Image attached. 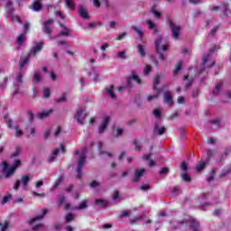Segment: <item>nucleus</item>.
<instances>
[{"mask_svg": "<svg viewBox=\"0 0 231 231\" xmlns=\"http://www.w3.org/2000/svg\"><path fill=\"white\" fill-rule=\"evenodd\" d=\"M42 42L38 43L34 48L32 49L30 53L25 57V58H21L19 60V65H20V71H23L24 67L28 62H30V59L32 56L35 57L41 50H42Z\"/></svg>", "mask_w": 231, "mask_h": 231, "instance_id": "obj_1", "label": "nucleus"}, {"mask_svg": "<svg viewBox=\"0 0 231 231\" xmlns=\"http://www.w3.org/2000/svg\"><path fill=\"white\" fill-rule=\"evenodd\" d=\"M22 162L21 160H16L14 162V163L13 164V166H11L10 168H8V163L6 162H3V173L5 175V178H11V176H14V172H15V169H17L18 167H21Z\"/></svg>", "mask_w": 231, "mask_h": 231, "instance_id": "obj_2", "label": "nucleus"}, {"mask_svg": "<svg viewBox=\"0 0 231 231\" xmlns=\"http://www.w3.org/2000/svg\"><path fill=\"white\" fill-rule=\"evenodd\" d=\"M88 153V148H83L81 153L78 158L77 178L80 180L82 178V169L86 165V154Z\"/></svg>", "mask_w": 231, "mask_h": 231, "instance_id": "obj_3", "label": "nucleus"}, {"mask_svg": "<svg viewBox=\"0 0 231 231\" xmlns=\"http://www.w3.org/2000/svg\"><path fill=\"white\" fill-rule=\"evenodd\" d=\"M23 77H24V70H20L14 80V90L13 92V97H17V95H23L21 91V86H23Z\"/></svg>", "mask_w": 231, "mask_h": 231, "instance_id": "obj_4", "label": "nucleus"}, {"mask_svg": "<svg viewBox=\"0 0 231 231\" xmlns=\"http://www.w3.org/2000/svg\"><path fill=\"white\" fill-rule=\"evenodd\" d=\"M23 185V190H28V183H30V176L23 175L21 178V180H16L14 186L13 187L14 190H19V186Z\"/></svg>", "mask_w": 231, "mask_h": 231, "instance_id": "obj_5", "label": "nucleus"}, {"mask_svg": "<svg viewBox=\"0 0 231 231\" xmlns=\"http://www.w3.org/2000/svg\"><path fill=\"white\" fill-rule=\"evenodd\" d=\"M6 13L8 17H10L11 21H17L18 23H22L21 17L14 15V5H12V1L7 0L5 5Z\"/></svg>", "mask_w": 231, "mask_h": 231, "instance_id": "obj_6", "label": "nucleus"}, {"mask_svg": "<svg viewBox=\"0 0 231 231\" xmlns=\"http://www.w3.org/2000/svg\"><path fill=\"white\" fill-rule=\"evenodd\" d=\"M86 116H88V114H86V110L82 107H79L77 109L74 118L75 120H77L78 124L83 125L84 121L86 120Z\"/></svg>", "mask_w": 231, "mask_h": 231, "instance_id": "obj_7", "label": "nucleus"}, {"mask_svg": "<svg viewBox=\"0 0 231 231\" xmlns=\"http://www.w3.org/2000/svg\"><path fill=\"white\" fill-rule=\"evenodd\" d=\"M158 84H160V76H156L153 80V89L155 91V95L149 96L147 97L148 102H151L152 100H154L160 97V88H157Z\"/></svg>", "mask_w": 231, "mask_h": 231, "instance_id": "obj_8", "label": "nucleus"}, {"mask_svg": "<svg viewBox=\"0 0 231 231\" xmlns=\"http://www.w3.org/2000/svg\"><path fill=\"white\" fill-rule=\"evenodd\" d=\"M53 19L48 20L43 23L42 32L43 33H46V35L49 36L50 39H53L51 37V27L53 26Z\"/></svg>", "mask_w": 231, "mask_h": 231, "instance_id": "obj_9", "label": "nucleus"}, {"mask_svg": "<svg viewBox=\"0 0 231 231\" xmlns=\"http://www.w3.org/2000/svg\"><path fill=\"white\" fill-rule=\"evenodd\" d=\"M169 24H170V28H171L173 39H178V37H180V26L176 25L172 22H169Z\"/></svg>", "mask_w": 231, "mask_h": 231, "instance_id": "obj_10", "label": "nucleus"}, {"mask_svg": "<svg viewBox=\"0 0 231 231\" xmlns=\"http://www.w3.org/2000/svg\"><path fill=\"white\" fill-rule=\"evenodd\" d=\"M163 39L162 37H159L156 41H155V51L157 53H159V59L161 60H165V56H163V54H162L160 52V44H162Z\"/></svg>", "mask_w": 231, "mask_h": 231, "instance_id": "obj_11", "label": "nucleus"}, {"mask_svg": "<svg viewBox=\"0 0 231 231\" xmlns=\"http://www.w3.org/2000/svg\"><path fill=\"white\" fill-rule=\"evenodd\" d=\"M144 172H145V169H143V168L136 169L135 172H134V177L133 179V181L134 183L140 181V178H142V176H143Z\"/></svg>", "mask_w": 231, "mask_h": 231, "instance_id": "obj_12", "label": "nucleus"}, {"mask_svg": "<svg viewBox=\"0 0 231 231\" xmlns=\"http://www.w3.org/2000/svg\"><path fill=\"white\" fill-rule=\"evenodd\" d=\"M165 131H167L165 126L160 127V124H158V123L155 124V126L153 128L154 134L162 135L165 133Z\"/></svg>", "mask_w": 231, "mask_h": 231, "instance_id": "obj_13", "label": "nucleus"}, {"mask_svg": "<svg viewBox=\"0 0 231 231\" xmlns=\"http://www.w3.org/2000/svg\"><path fill=\"white\" fill-rule=\"evenodd\" d=\"M109 117H105L103 122L101 123L99 128H98V133L100 134H102V133H104V131H106V128L107 127V125L109 124Z\"/></svg>", "mask_w": 231, "mask_h": 231, "instance_id": "obj_14", "label": "nucleus"}, {"mask_svg": "<svg viewBox=\"0 0 231 231\" xmlns=\"http://www.w3.org/2000/svg\"><path fill=\"white\" fill-rule=\"evenodd\" d=\"M106 95L110 97L113 100L116 99V95H115V86L111 85L106 88Z\"/></svg>", "mask_w": 231, "mask_h": 231, "instance_id": "obj_15", "label": "nucleus"}, {"mask_svg": "<svg viewBox=\"0 0 231 231\" xmlns=\"http://www.w3.org/2000/svg\"><path fill=\"white\" fill-rule=\"evenodd\" d=\"M30 8L33 10V12H41V10H42V4L36 0L32 3Z\"/></svg>", "mask_w": 231, "mask_h": 231, "instance_id": "obj_16", "label": "nucleus"}, {"mask_svg": "<svg viewBox=\"0 0 231 231\" xmlns=\"http://www.w3.org/2000/svg\"><path fill=\"white\" fill-rule=\"evenodd\" d=\"M79 14L82 19H89V14H88V11H86L83 5H79Z\"/></svg>", "mask_w": 231, "mask_h": 231, "instance_id": "obj_17", "label": "nucleus"}, {"mask_svg": "<svg viewBox=\"0 0 231 231\" xmlns=\"http://www.w3.org/2000/svg\"><path fill=\"white\" fill-rule=\"evenodd\" d=\"M53 113V109L51 108L50 110H44L43 112L37 115V117L40 118V120H42L43 118H48L50 115Z\"/></svg>", "mask_w": 231, "mask_h": 231, "instance_id": "obj_18", "label": "nucleus"}, {"mask_svg": "<svg viewBox=\"0 0 231 231\" xmlns=\"http://www.w3.org/2000/svg\"><path fill=\"white\" fill-rule=\"evenodd\" d=\"M189 228L191 231H201V228L199 227V223L194 219L190 221Z\"/></svg>", "mask_w": 231, "mask_h": 231, "instance_id": "obj_19", "label": "nucleus"}, {"mask_svg": "<svg viewBox=\"0 0 231 231\" xmlns=\"http://www.w3.org/2000/svg\"><path fill=\"white\" fill-rule=\"evenodd\" d=\"M217 46L213 47L212 49L209 50V53L207 56L203 57L202 60V66L205 67L207 66V62H208V60L210 59V55H212V53H214V50H217Z\"/></svg>", "mask_w": 231, "mask_h": 231, "instance_id": "obj_20", "label": "nucleus"}, {"mask_svg": "<svg viewBox=\"0 0 231 231\" xmlns=\"http://www.w3.org/2000/svg\"><path fill=\"white\" fill-rule=\"evenodd\" d=\"M46 214H48V209H42V215L37 216L34 218L31 219L30 225H33L35 221H41V219H43Z\"/></svg>", "mask_w": 231, "mask_h": 231, "instance_id": "obj_21", "label": "nucleus"}, {"mask_svg": "<svg viewBox=\"0 0 231 231\" xmlns=\"http://www.w3.org/2000/svg\"><path fill=\"white\" fill-rule=\"evenodd\" d=\"M164 102H166L168 106H172V94H171V92H164Z\"/></svg>", "mask_w": 231, "mask_h": 231, "instance_id": "obj_22", "label": "nucleus"}, {"mask_svg": "<svg viewBox=\"0 0 231 231\" xmlns=\"http://www.w3.org/2000/svg\"><path fill=\"white\" fill-rule=\"evenodd\" d=\"M151 12H152L153 17H155V19H160L162 17V14L158 10V6L156 5H154L152 7Z\"/></svg>", "mask_w": 231, "mask_h": 231, "instance_id": "obj_23", "label": "nucleus"}, {"mask_svg": "<svg viewBox=\"0 0 231 231\" xmlns=\"http://www.w3.org/2000/svg\"><path fill=\"white\" fill-rule=\"evenodd\" d=\"M134 80L137 84H142V79L136 74H132L127 80L128 86H131V81Z\"/></svg>", "mask_w": 231, "mask_h": 231, "instance_id": "obj_24", "label": "nucleus"}, {"mask_svg": "<svg viewBox=\"0 0 231 231\" xmlns=\"http://www.w3.org/2000/svg\"><path fill=\"white\" fill-rule=\"evenodd\" d=\"M217 155V152L214 150H208L207 151V156L208 158L206 159L207 163L210 162V158H214V156Z\"/></svg>", "mask_w": 231, "mask_h": 231, "instance_id": "obj_25", "label": "nucleus"}, {"mask_svg": "<svg viewBox=\"0 0 231 231\" xmlns=\"http://www.w3.org/2000/svg\"><path fill=\"white\" fill-rule=\"evenodd\" d=\"M60 26L63 28V31L60 32V35H63V37H69V29L68 27L64 26L61 23H60Z\"/></svg>", "mask_w": 231, "mask_h": 231, "instance_id": "obj_26", "label": "nucleus"}, {"mask_svg": "<svg viewBox=\"0 0 231 231\" xmlns=\"http://www.w3.org/2000/svg\"><path fill=\"white\" fill-rule=\"evenodd\" d=\"M132 30L139 35L141 41H143V31L136 26H132Z\"/></svg>", "mask_w": 231, "mask_h": 231, "instance_id": "obj_27", "label": "nucleus"}, {"mask_svg": "<svg viewBox=\"0 0 231 231\" xmlns=\"http://www.w3.org/2000/svg\"><path fill=\"white\" fill-rule=\"evenodd\" d=\"M88 208V200H82L79 207H75L73 210H84Z\"/></svg>", "mask_w": 231, "mask_h": 231, "instance_id": "obj_28", "label": "nucleus"}, {"mask_svg": "<svg viewBox=\"0 0 231 231\" xmlns=\"http://www.w3.org/2000/svg\"><path fill=\"white\" fill-rule=\"evenodd\" d=\"M184 80H186V85L185 88L186 89H189V88H190V86H192V82H194V78H189V75L184 77Z\"/></svg>", "mask_w": 231, "mask_h": 231, "instance_id": "obj_29", "label": "nucleus"}, {"mask_svg": "<svg viewBox=\"0 0 231 231\" xmlns=\"http://www.w3.org/2000/svg\"><path fill=\"white\" fill-rule=\"evenodd\" d=\"M24 41H26V34L23 32L17 37V42L19 46L23 45L24 43Z\"/></svg>", "mask_w": 231, "mask_h": 231, "instance_id": "obj_30", "label": "nucleus"}, {"mask_svg": "<svg viewBox=\"0 0 231 231\" xmlns=\"http://www.w3.org/2000/svg\"><path fill=\"white\" fill-rule=\"evenodd\" d=\"M221 88H223V83L219 82L218 84H217V86L215 87L214 90H213V94L214 95H219L220 91H221Z\"/></svg>", "mask_w": 231, "mask_h": 231, "instance_id": "obj_31", "label": "nucleus"}, {"mask_svg": "<svg viewBox=\"0 0 231 231\" xmlns=\"http://www.w3.org/2000/svg\"><path fill=\"white\" fill-rule=\"evenodd\" d=\"M207 161L199 162V164H197L196 171L198 172H200V171H203V169H205Z\"/></svg>", "mask_w": 231, "mask_h": 231, "instance_id": "obj_32", "label": "nucleus"}, {"mask_svg": "<svg viewBox=\"0 0 231 231\" xmlns=\"http://www.w3.org/2000/svg\"><path fill=\"white\" fill-rule=\"evenodd\" d=\"M96 205H98V207H106V205H107V200L103 199H96Z\"/></svg>", "mask_w": 231, "mask_h": 231, "instance_id": "obj_33", "label": "nucleus"}, {"mask_svg": "<svg viewBox=\"0 0 231 231\" xmlns=\"http://www.w3.org/2000/svg\"><path fill=\"white\" fill-rule=\"evenodd\" d=\"M59 155V149L53 151L52 154L49 157V162H55V158Z\"/></svg>", "mask_w": 231, "mask_h": 231, "instance_id": "obj_34", "label": "nucleus"}, {"mask_svg": "<svg viewBox=\"0 0 231 231\" xmlns=\"http://www.w3.org/2000/svg\"><path fill=\"white\" fill-rule=\"evenodd\" d=\"M33 82H41L42 80V77H41V74H39L38 71H35L32 78Z\"/></svg>", "mask_w": 231, "mask_h": 231, "instance_id": "obj_35", "label": "nucleus"}, {"mask_svg": "<svg viewBox=\"0 0 231 231\" xmlns=\"http://www.w3.org/2000/svg\"><path fill=\"white\" fill-rule=\"evenodd\" d=\"M152 71V67L151 65H146L143 70V75H149Z\"/></svg>", "mask_w": 231, "mask_h": 231, "instance_id": "obj_36", "label": "nucleus"}, {"mask_svg": "<svg viewBox=\"0 0 231 231\" xmlns=\"http://www.w3.org/2000/svg\"><path fill=\"white\" fill-rule=\"evenodd\" d=\"M137 50H138V52L140 53L141 57H145V51H143V45L138 44Z\"/></svg>", "mask_w": 231, "mask_h": 231, "instance_id": "obj_37", "label": "nucleus"}, {"mask_svg": "<svg viewBox=\"0 0 231 231\" xmlns=\"http://www.w3.org/2000/svg\"><path fill=\"white\" fill-rule=\"evenodd\" d=\"M66 5L70 10H75V3L72 0H66Z\"/></svg>", "mask_w": 231, "mask_h": 231, "instance_id": "obj_38", "label": "nucleus"}, {"mask_svg": "<svg viewBox=\"0 0 231 231\" xmlns=\"http://www.w3.org/2000/svg\"><path fill=\"white\" fill-rule=\"evenodd\" d=\"M22 148L21 146H16L15 152L12 153L13 158H16V156H19L21 154Z\"/></svg>", "mask_w": 231, "mask_h": 231, "instance_id": "obj_39", "label": "nucleus"}, {"mask_svg": "<svg viewBox=\"0 0 231 231\" xmlns=\"http://www.w3.org/2000/svg\"><path fill=\"white\" fill-rule=\"evenodd\" d=\"M120 192L118 190H116L113 194L112 199L113 201H120Z\"/></svg>", "mask_w": 231, "mask_h": 231, "instance_id": "obj_40", "label": "nucleus"}, {"mask_svg": "<svg viewBox=\"0 0 231 231\" xmlns=\"http://www.w3.org/2000/svg\"><path fill=\"white\" fill-rule=\"evenodd\" d=\"M10 199H12V194L8 193L7 196L3 198L2 205H5V203H8V201H10Z\"/></svg>", "mask_w": 231, "mask_h": 231, "instance_id": "obj_41", "label": "nucleus"}, {"mask_svg": "<svg viewBox=\"0 0 231 231\" xmlns=\"http://www.w3.org/2000/svg\"><path fill=\"white\" fill-rule=\"evenodd\" d=\"M146 24H148V28H149L150 30H152V28H155V27H156V24H155L154 22H152V20H151V19H148V20L146 21Z\"/></svg>", "mask_w": 231, "mask_h": 231, "instance_id": "obj_42", "label": "nucleus"}, {"mask_svg": "<svg viewBox=\"0 0 231 231\" xmlns=\"http://www.w3.org/2000/svg\"><path fill=\"white\" fill-rule=\"evenodd\" d=\"M14 129L16 131V133H15L16 138L23 136V130H21V128H19V126H15Z\"/></svg>", "mask_w": 231, "mask_h": 231, "instance_id": "obj_43", "label": "nucleus"}, {"mask_svg": "<svg viewBox=\"0 0 231 231\" xmlns=\"http://www.w3.org/2000/svg\"><path fill=\"white\" fill-rule=\"evenodd\" d=\"M117 57L123 60H125V59H127V54H125V51H120L117 53Z\"/></svg>", "mask_w": 231, "mask_h": 231, "instance_id": "obj_44", "label": "nucleus"}, {"mask_svg": "<svg viewBox=\"0 0 231 231\" xmlns=\"http://www.w3.org/2000/svg\"><path fill=\"white\" fill-rule=\"evenodd\" d=\"M75 219V215L69 213L66 216V221L67 223H70V221H73Z\"/></svg>", "mask_w": 231, "mask_h": 231, "instance_id": "obj_45", "label": "nucleus"}, {"mask_svg": "<svg viewBox=\"0 0 231 231\" xmlns=\"http://www.w3.org/2000/svg\"><path fill=\"white\" fill-rule=\"evenodd\" d=\"M153 115L155 118H162V111H160V109H154Z\"/></svg>", "mask_w": 231, "mask_h": 231, "instance_id": "obj_46", "label": "nucleus"}, {"mask_svg": "<svg viewBox=\"0 0 231 231\" xmlns=\"http://www.w3.org/2000/svg\"><path fill=\"white\" fill-rule=\"evenodd\" d=\"M28 30H30V23L25 22L24 25H23V33H28Z\"/></svg>", "mask_w": 231, "mask_h": 231, "instance_id": "obj_47", "label": "nucleus"}, {"mask_svg": "<svg viewBox=\"0 0 231 231\" xmlns=\"http://www.w3.org/2000/svg\"><path fill=\"white\" fill-rule=\"evenodd\" d=\"M32 195L34 196V198H45L44 193H37L36 191H32Z\"/></svg>", "mask_w": 231, "mask_h": 231, "instance_id": "obj_48", "label": "nucleus"}, {"mask_svg": "<svg viewBox=\"0 0 231 231\" xmlns=\"http://www.w3.org/2000/svg\"><path fill=\"white\" fill-rule=\"evenodd\" d=\"M99 154H100V156H103V158H106V156H107L108 158H112L113 157V154L109 153L107 152H100Z\"/></svg>", "mask_w": 231, "mask_h": 231, "instance_id": "obj_49", "label": "nucleus"}, {"mask_svg": "<svg viewBox=\"0 0 231 231\" xmlns=\"http://www.w3.org/2000/svg\"><path fill=\"white\" fill-rule=\"evenodd\" d=\"M66 101V94H62V96L56 99L57 104H60L61 102H65Z\"/></svg>", "mask_w": 231, "mask_h": 231, "instance_id": "obj_50", "label": "nucleus"}, {"mask_svg": "<svg viewBox=\"0 0 231 231\" xmlns=\"http://www.w3.org/2000/svg\"><path fill=\"white\" fill-rule=\"evenodd\" d=\"M50 95H51L50 88H45L43 90V97H44V98H50Z\"/></svg>", "mask_w": 231, "mask_h": 231, "instance_id": "obj_51", "label": "nucleus"}, {"mask_svg": "<svg viewBox=\"0 0 231 231\" xmlns=\"http://www.w3.org/2000/svg\"><path fill=\"white\" fill-rule=\"evenodd\" d=\"M55 15H56L57 17H60V18L62 19V20L66 19V16H65L64 14H62V12H60V11H56Z\"/></svg>", "mask_w": 231, "mask_h": 231, "instance_id": "obj_52", "label": "nucleus"}, {"mask_svg": "<svg viewBox=\"0 0 231 231\" xmlns=\"http://www.w3.org/2000/svg\"><path fill=\"white\" fill-rule=\"evenodd\" d=\"M181 69V63H178L175 69L173 70V75H178V71Z\"/></svg>", "mask_w": 231, "mask_h": 231, "instance_id": "obj_53", "label": "nucleus"}, {"mask_svg": "<svg viewBox=\"0 0 231 231\" xmlns=\"http://www.w3.org/2000/svg\"><path fill=\"white\" fill-rule=\"evenodd\" d=\"M180 169L184 172H187V171H189V166H187V162H182L181 165H180Z\"/></svg>", "mask_w": 231, "mask_h": 231, "instance_id": "obj_54", "label": "nucleus"}, {"mask_svg": "<svg viewBox=\"0 0 231 231\" xmlns=\"http://www.w3.org/2000/svg\"><path fill=\"white\" fill-rule=\"evenodd\" d=\"M182 180L183 181H190V176L188 173H182Z\"/></svg>", "mask_w": 231, "mask_h": 231, "instance_id": "obj_55", "label": "nucleus"}, {"mask_svg": "<svg viewBox=\"0 0 231 231\" xmlns=\"http://www.w3.org/2000/svg\"><path fill=\"white\" fill-rule=\"evenodd\" d=\"M0 226H2L1 227V231H6V230H8V222H5V224H0Z\"/></svg>", "mask_w": 231, "mask_h": 231, "instance_id": "obj_56", "label": "nucleus"}, {"mask_svg": "<svg viewBox=\"0 0 231 231\" xmlns=\"http://www.w3.org/2000/svg\"><path fill=\"white\" fill-rule=\"evenodd\" d=\"M131 214V211H122L119 217H127Z\"/></svg>", "mask_w": 231, "mask_h": 231, "instance_id": "obj_57", "label": "nucleus"}, {"mask_svg": "<svg viewBox=\"0 0 231 231\" xmlns=\"http://www.w3.org/2000/svg\"><path fill=\"white\" fill-rule=\"evenodd\" d=\"M124 37H127V32H123L122 34H120L119 36H117L116 38V41H122V39H124Z\"/></svg>", "mask_w": 231, "mask_h": 231, "instance_id": "obj_58", "label": "nucleus"}, {"mask_svg": "<svg viewBox=\"0 0 231 231\" xmlns=\"http://www.w3.org/2000/svg\"><path fill=\"white\" fill-rule=\"evenodd\" d=\"M150 189H151V185H149V184H144L140 187L141 190H149Z\"/></svg>", "mask_w": 231, "mask_h": 231, "instance_id": "obj_59", "label": "nucleus"}, {"mask_svg": "<svg viewBox=\"0 0 231 231\" xmlns=\"http://www.w3.org/2000/svg\"><path fill=\"white\" fill-rule=\"evenodd\" d=\"M60 181H62V179H60V178L56 180L54 185L52 186V189H56V187H59V185H60Z\"/></svg>", "mask_w": 231, "mask_h": 231, "instance_id": "obj_60", "label": "nucleus"}, {"mask_svg": "<svg viewBox=\"0 0 231 231\" xmlns=\"http://www.w3.org/2000/svg\"><path fill=\"white\" fill-rule=\"evenodd\" d=\"M122 134H124V129L117 128L116 136H122Z\"/></svg>", "mask_w": 231, "mask_h": 231, "instance_id": "obj_61", "label": "nucleus"}, {"mask_svg": "<svg viewBox=\"0 0 231 231\" xmlns=\"http://www.w3.org/2000/svg\"><path fill=\"white\" fill-rule=\"evenodd\" d=\"M98 185H99L98 181L94 180V181H92V182L90 183V188H91V189H96V187H98Z\"/></svg>", "mask_w": 231, "mask_h": 231, "instance_id": "obj_62", "label": "nucleus"}, {"mask_svg": "<svg viewBox=\"0 0 231 231\" xmlns=\"http://www.w3.org/2000/svg\"><path fill=\"white\" fill-rule=\"evenodd\" d=\"M216 32H217V27L213 28L209 32V37H214L216 35Z\"/></svg>", "mask_w": 231, "mask_h": 231, "instance_id": "obj_63", "label": "nucleus"}, {"mask_svg": "<svg viewBox=\"0 0 231 231\" xmlns=\"http://www.w3.org/2000/svg\"><path fill=\"white\" fill-rule=\"evenodd\" d=\"M60 131H62V128L60 126H58L56 131L54 132V136H59V134H60Z\"/></svg>", "mask_w": 231, "mask_h": 231, "instance_id": "obj_64", "label": "nucleus"}]
</instances>
